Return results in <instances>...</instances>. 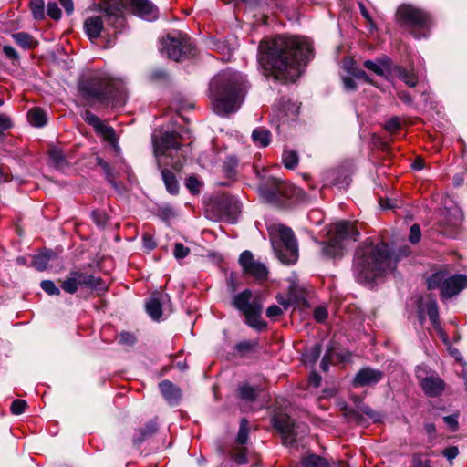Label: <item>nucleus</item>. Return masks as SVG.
I'll list each match as a JSON object with an SVG mask.
<instances>
[{
    "label": "nucleus",
    "instance_id": "f257e3e1",
    "mask_svg": "<svg viewBox=\"0 0 467 467\" xmlns=\"http://www.w3.org/2000/svg\"><path fill=\"white\" fill-rule=\"evenodd\" d=\"M312 51V42L306 36L277 35L260 42L257 60L265 76L295 82Z\"/></svg>",
    "mask_w": 467,
    "mask_h": 467
},
{
    "label": "nucleus",
    "instance_id": "f03ea898",
    "mask_svg": "<svg viewBox=\"0 0 467 467\" xmlns=\"http://www.w3.org/2000/svg\"><path fill=\"white\" fill-rule=\"evenodd\" d=\"M123 9L148 21L158 17V8L148 0H106L100 5V14L90 16L84 22L88 37L94 40L103 34L109 38L107 47H109L112 45L111 36L120 33L125 27Z\"/></svg>",
    "mask_w": 467,
    "mask_h": 467
},
{
    "label": "nucleus",
    "instance_id": "7ed1b4c3",
    "mask_svg": "<svg viewBox=\"0 0 467 467\" xmlns=\"http://www.w3.org/2000/svg\"><path fill=\"white\" fill-rule=\"evenodd\" d=\"M395 264L386 243L366 241L356 250L353 273L358 283L370 284L390 273Z\"/></svg>",
    "mask_w": 467,
    "mask_h": 467
},
{
    "label": "nucleus",
    "instance_id": "20e7f679",
    "mask_svg": "<svg viewBox=\"0 0 467 467\" xmlns=\"http://www.w3.org/2000/svg\"><path fill=\"white\" fill-rule=\"evenodd\" d=\"M247 86L240 72L226 69L214 76L210 82V98L214 112L219 116L235 113L244 100Z\"/></svg>",
    "mask_w": 467,
    "mask_h": 467
},
{
    "label": "nucleus",
    "instance_id": "39448f33",
    "mask_svg": "<svg viewBox=\"0 0 467 467\" xmlns=\"http://www.w3.org/2000/svg\"><path fill=\"white\" fill-rule=\"evenodd\" d=\"M81 95L87 100L106 102L108 99L123 101L126 98L124 82L105 71L85 74L78 84Z\"/></svg>",
    "mask_w": 467,
    "mask_h": 467
},
{
    "label": "nucleus",
    "instance_id": "423d86ee",
    "mask_svg": "<svg viewBox=\"0 0 467 467\" xmlns=\"http://www.w3.org/2000/svg\"><path fill=\"white\" fill-rule=\"evenodd\" d=\"M271 244L276 257L285 265H293L298 259V244L293 230L284 224L268 226Z\"/></svg>",
    "mask_w": 467,
    "mask_h": 467
},
{
    "label": "nucleus",
    "instance_id": "0eeeda50",
    "mask_svg": "<svg viewBox=\"0 0 467 467\" xmlns=\"http://www.w3.org/2000/svg\"><path fill=\"white\" fill-rule=\"evenodd\" d=\"M260 197L267 203L285 206L298 199L301 190L274 176L264 177L258 186Z\"/></svg>",
    "mask_w": 467,
    "mask_h": 467
},
{
    "label": "nucleus",
    "instance_id": "6e6552de",
    "mask_svg": "<svg viewBox=\"0 0 467 467\" xmlns=\"http://www.w3.org/2000/svg\"><path fill=\"white\" fill-rule=\"evenodd\" d=\"M329 241L324 244L322 253L325 256L336 258L341 256L344 250V241H357L359 229L357 223L340 221L332 224L328 231Z\"/></svg>",
    "mask_w": 467,
    "mask_h": 467
},
{
    "label": "nucleus",
    "instance_id": "1a4fd4ad",
    "mask_svg": "<svg viewBox=\"0 0 467 467\" xmlns=\"http://www.w3.org/2000/svg\"><path fill=\"white\" fill-rule=\"evenodd\" d=\"M399 21L418 39L426 37L431 27L430 16L410 5H401L397 10Z\"/></svg>",
    "mask_w": 467,
    "mask_h": 467
},
{
    "label": "nucleus",
    "instance_id": "9d476101",
    "mask_svg": "<svg viewBox=\"0 0 467 467\" xmlns=\"http://www.w3.org/2000/svg\"><path fill=\"white\" fill-rule=\"evenodd\" d=\"M192 45L190 38L178 31L166 35L161 40V52L170 59L180 61L188 56H192Z\"/></svg>",
    "mask_w": 467,
    "mask_h": 467
},
{
    "label": "nucleus",
    "instance_id": "9b49d317",
    "mask_svg": "<svg viewBox=\"0 0 467 467\" xmlns=\"http://www.w3.org/2000/svg\"><path fill=\"white\" fill-rule=\"evenodd\" d=\"M152 144L154 155L157 159L158 164L161 165L162 157H169L171 159V162H165L164 164H171L174 167L181 165V160L175 161V157L178 155L181 150V144L175 132H161V134L152 136Z\"/></svg>",
    "mask_w": 467,
    "mask_h": 467
},
{
    "label": "nucleus",
    "instance_id": "f8f14e48",
    "mask_svg": "<svg viewBox=\"0 0 467 467\" xmlns=\"http://www.w3.org/2000/svg\"><path fill=\"white\" fill-rule=\"evenodd\" d=\"M252 292L248 289L234 297L233 304L246 318V323L257 330L266 327V323L261 319L262 306L257 301H251Z\"/></svg>",
    "mask_w": 467,
    "mask_h": 467
},
{
    "label": "nucleus",
    "instance_id": "ddd939ff",
    "mask_svg": "<svg viewBox=\"0 0 467 467\" xmlns=\"http://www.w3.org/2000/svg\"><path fill=\"white\" fill-rule=\"evenodd\" d=\"M80 285H86L88 288L99 291L105 289V285L100 278L78 270L69 273L67 277L62 282L61 288L67 293L74 294Z\"/></svg>",
    "mask_w": 467,
    "mask_h": 467
},
{
    "label": "nucleus",
    "instance_id": "4468645a",
    "mask_svg": "<svg viewBox=\"0 0 467 467\" xmlns=\"http://www.w3.org/2000/svg\"><path fill=\"white\" fill-rule=\"evenodd\" d=\"M416 377L427 396L439 397L443 393L445 382L435 372H428L425 368L418 367Z\"/></svg>",
    "mask_w": 467,
    "mask_h": 467
},
{
    "label": "nucleus",
    "instance_id": "2eb2a0df",
    "mask_svg": "<svg viewBox=\"0 0 467 467\" xmlns=\"http://www.w3.org/2000/svg\"><path fill=\"white\" fill-rule=\"evenodd\" d=\"M273 426L278 430L282 435L284 444L293 446L296 441L298 432L292 419L285 414L275 415L272 418Z\"/></svg>",
    "mask_w": 467,
    "mask_h": 467
},
{
    "label": "nucleus",
    "instance_id": "dca6fc26",
    "mask_svg": "<svg viewBox=\"0 0 467 467\" xmlns=\"http://www.w3.org/2000/svg\"><path fill=\"white\" fill-rule=\"evenodd\" d=\"M239 263L245 274L253 275L256 279H265L267 276L266 266L254 260L253 254L250 251H244L239 257Z\"/></svg>",
    "mask_w": 467,
    "mask_h": 467
},
{
    "label": "nucleus",
    "instance_id": "f3484780",
    "mask_svg": "<svg viewBox=\"0 0 467 467\" xmlns=\"http://www.w3.org/2000/svg\"><path fill=\"white\" fill-rule=\"evenodd\" d=\"M383 379V372L369 367L361 368L353 379L355 387L375 385Z\"/></svg>",
    "mask_w": 467,
    "mask_h": 467
},
{
    "label": "nucleus",
    "instance_id": "a211bd4d",
    "mask_svg": "<svg viewBox=\"0 0 467 467\" xmlns=\"http://www.w3.org/2000/svg\"><path fill=\"white\" fill-rule=\"evenodd\" d=\"M465 287H467V276L465 275H448L445 280V286H441V296L451 297Z\"/></svg>",
    "mask_w": 467,
    "mask_h": 467
},
{
    "label": "nucleus",
    "instance_id": "6ab92c4d",
    "mask_svg": "<svg viewBox=\"0 0 467 467\" xmlns=\"http://www.w3.org/2000/svg\"><path fill=\"white\" fill-rule=\"evenodd\" d=\"M364 67L378 76L386 77L389 74L392 75L393 65L388 57L377 61L366 60Z\"/></svg>",
    "mask_w": 467,
    "mask_h": 467
},
{
    "label": "nucleus",
    "instance_id": "aec40b11",
    "mask_svg": "<svg viewBox=\"0 0 467 467\" xmlns=\"http://www.w3.org/2000/svg\"><path fill=\"white\" fill-rule=\"evenodd\" d=\"M168 296L161 293H154L152 296L147 301L145 306L149 316L153 320H160L162 315L161 300L165 299Z\"/></svg>",
    "mask_w": 467,
    "mask_h": 467
},
{
    "label": "nucleus",
    "instance_id": "412c9836",
    "mask_svg": "<svg viewBox=\"0 0 467 467\" xmlns=\"http://www.w3.org/2000/svg\"><path fill=\"white\" fill-rule=\"evenodd\" d=\"M392 76L402 80L408 87H416L420 82V78L414 69H406L403 67L394 65L392 68Z\"/></svg>",
    "mask_w": 467,
    "mask_h": 467
},
{
    "label": "nucleus",
    "instance_id": "4be33fe9",
    "mask_svg": "<svg viewBox=\"0 0 467 467\" xmlns=\"http://www.w3.org/2000/svg\"><path fill=\"white\" fill-rule=\"evenodd\" d=\"M49 164L57 170L64 171L69 167V161L59 147L53 146L48 151Z\"/></svg>",
    "mask_w": 467,
    "mask_h": 467
},
{
    "label": "nucleus",
    "instance_id": "5701e85b",
    "mask_svg": "<svg viewBox=\"0 0 467 467\" xmlns=\"http://www.w3.org/2000/svg\"><path fill=\"white\" fill-rule=\"evenodd\" d=\"M160 390L170 404H176L181 398V390L172 382L163 380L159 384Z\"/></svg>",
    "mask_w": 467,
    "mask_h": 467
},
{
    "label": "nucleus",
    "instance_id": "b1692460",
    "mask_svg": "<svg viewBox=\"0 0 467 467\" xmlns=\"http://www.w3.org/2000/svg\"><path fill=\"white\" fill-rule=\"evenodd\" d=\"M57 258V254L52 250H45L38 254L34 255L32 260V266H34L37 271H45L48 268V265L50 262L56 260Z\"/></svg>",
    "mask_w": 467,
    "mask_h": 467
},
{
    "label": "nucleus",
    "instance_id": "393cba45",
    "mask_svg": "<svg viewBox=\"0 0 467 467\" xmlns=\"http://www.w3.org/2000/svg\"><path fill=\"white\" fill-rule=\"evenodd\" d=\"M449 272L445 269H441L435 273H433L427 280L428 288L432 289H441V286H445V280L447 279Z\"/></svg>",
    "mask_w": 467,
    "mask_h": 467
},
{
    "label": "nucleus",
    "instance_id": "a878e982",
    "mask_svg": "<svg viewBox=\"0 0 467 467\" xmlns=\"http://www.w3.org/2000/svg\"><path fill=\"white\" fill-rule=\"evenodd\" d=\"M270 131L264 127H257L252 132V140L254 144L260 147H266L270 143Z\"/></svg>",
    "mask_w": 467,
    "mask_h": 467
},
{
    "label": "nucleus",
    "instance_id": "bb28decb",
    "mask_svg": "<svg viewBox=\"0 0 467 467\" xmlns=\"http://www.w3.org/2000/svg\"><path fill=\"white\" fill-rule=\"evenodd\" d=\"M344 67L352 78L362 79L367 83H371V79L368 74L364 70L357 67L352 59H346L344 61Z\"/></svg>",
    "mask_w": 467,
    "mask_h": 467
},
{
    "label": "nucleus",
    "instance_id": "cd10ccee",
    "mask_svg": "<svg viewBox=\"0 0 467 467\" xmlns=\"http://www.w3.org/2000/svg\"><path fill=\"white\" fill-rule=\"evenodd\" d=\"M301 463L303 467H330L327 459L314 453L303 457Z\"/></svg>",
    "mask_w": 467,
    "mask_h": 467
},
{
    "label": "nucleus",
    "instance_id": "c85d7f7f",
    "mask_svg": "<svg viewBox=\"0 0 467 467\" xmlns=\"http://www.w3.org/2000/svg\"><path fill=\"white\" fill-rule=\"evenodd\" d=\"M28 121L35 127H43L47 124V114L40 108H34L28 111Z\"/></svg>",
    "mask_w": 467,
    "mask_h": 467
},
{
    "label": "nucleus",
    "instance_id": "c756f323",
    "mask_svg": "<svg viewBox=\"0 0 467 467\" xmlns=\"http://www.w3.org/2000/svg\"><path fill=\"white\" fill-rule=\"evenodd\" d=\"M161 177L165 184L166 190L171 194H177L179 192V184L175 175L171 171L163 169L161 171Z\"/></svg>",
    "mask_w": 467,
    "mask_h": 467
},
{
    "label": "nucleus",
    "instance_id": "7c9ffc66",
    "mask_svg": "<svg viewBox=\"0 0 467 467\" xmlns=\"http://www.w3.org/2000/svg\"><path fill=\"white\" fill-rule=\"evenodd\" d=\"M157 429L158 427L156 422H149L145 428L139 430L138 432L133 436V442L137 445L140 444L146 439L150 437L154 432H156Z\"/></svg>",
    "mask_w": 467,
    "mask_h": 467
},
{
    "label": "nucleus",
    "instance_id": "2f4dec72",
    "mask_svg": "<svg viewBox=\"0 0 467 467\" xmlns=\"http://www.w3.org/2000/svg\"><path fill=\"white\" fill-rule=\"evenodd\" d=\"M12 37L15 40V42L24 49H31L36 46V41L34 40L33 36L28 33H15L12 35Z\"/></svg>",
    "mask_w": 467,
    "mask_h": 467
},
{
    "label": "nucleus",
    "instance_id": "473e14b6",
    "mask_svg": "<svg viewBox=\"0 0 467 467\" xmlns=\"http://www.w3.org/2000/svg\"><path fill=\"white\" fill-rule=\"evenodd\" d=\"M298 154L296 150L291 149H285L282 161L285 168L289 170L295 169L298 164Z\"/></svg>",
    "mask_w": 467,
    "mask_h": 467
},
{
    "label": "nucleus",
    "instance_id": "72a5a7b5",
    "mask_svg": "<svg viewBox=\"0 0 467 467\" xmlns=\"http://www.w3.org/2000/svg\"><path fill=\"white\" fill-rule=\"evenodd\" d=\"M321 345L316 344L315 346L311 347L310 348L306 349V352L303 354V361L306 365H313L315 364L317 359L319 358L321 355Z\"/></svg>",
    "mask_w": 467,
    "mask_h": 467
},
{
    "label": "nucleus",
    "instance_id": "f704fd0d",
    "mask_svg": "<svg viewBox=\"0 0 467 467\" xmlns=\"http://www.w3.org/2000/svg\"><path fill=\"white\" fill-rule=\"evenodd\" d=\"M96 132L101 136L105 140L109 142L112 145L116 143V136L113 128L101 123L97 129H95Z\"/></svg>",
    "mask_w": 467,
    "mask_h": 467
},
{
    "label": "nucleus",
    "instance_id": "c9c22d12",
    "mask_svg": "<svg viewBox=\"0 0 467 467\" xmlns=\"http://www.w3.org/2000/svg\"><path fill=\"white\" fill-rule=\"evenodd\" d=\"M425 309L427 312V315L430 318V321L431 322L434 328H438L439 327V311H438V306L436 301L431 300L429 301L426 306Z\"/></svg>",
    "mask_w": 467,
    "mask_h": 467
},
{
    "label": "nucleus",
    "instance_id": "e433bc0d",
    "mask_svg": "<svg viewBox=\"0 0 467 467\" xmlns=\"http://www.w3.org/2000/svg\"><path fill=\"white\" fill-rule=\"evenodd\" d=\"M29 7L32 16L36 20H42L45 17V4L43 0H30Z\"/></svg>",
    "mask_w": 467,
    "mask_h": 467
},
{
    "label": "nucleus",
    "instance_id": "4c0bfd02",
    "mask_svg": "<svg viewBox=\"0 0 467 467\" xmlns=\"http://www.w3.org/2000/svg\"><path fill=\"white\" fill-rule=\"evenodd\" d=\"M238 391L240 398L246 401H254L257 396L256 389L251 387L248 384L241 385L238 389Z\"/></svg>",
    "mask_w": 467,
    "mask_h": 467
},
{
    "label": "nucleus",
    "instance_id": "58836bf2",
    "mask_svg": "<svg viewBox=\"0 0 467 467\" xmlns=\"http://www.w3.org/2000/svg\"><path fill=\"white\" fill-rule=\"evenodd\" d=\"M202 185V182L194 175L188 177L185 182L186 188L194 195L199 194Z\"/></svg>",
    "mask_w": 467,
    "mask_h": 467
},
{
    "label": "nucleus",
    "instance_id": "ea45409f",
    "mask_svg": "<svg viewBox=\"0 0 467 467\" xmlns=\"http://www.w3.org/2000/svg\"><path fill=\"white\" fill-rule=\"evenodd\" d=\"M248 440V421L246 419H242L240 423L239 431L237 434L236 441L240 445L246 443Z\"/></svg>",
    "mask_w": 467,
    "mask_h": 467
},
{
    "label": "nucleus",
    "instance_id": "a19ab883",
    "mask_svg": "<svg viewBox=\"0 0 467 467\" xmlns=\"http://www.w3.org/2000/svg\"><path fill=\"white\" fill-rule=\"evenodd\" d=\"M41 288L49 296H58L59 288L51 280H44L40 284Z\"/></svg>",
    "mask_w": 467,
    "mask_h": 467
},
{
    "label": "nucleus",
    "instance_id": "79ce46f5",
    "mask_svg": "<svg viewBox=\"0 0 467 467\" xmlns=\"http://www.w3.org/2000/svg\"><path fill=\"white\" fill-rule=\"evenodd\" d=\"M231 457L238 464H244L247 462L246 449L240 447L232 452Z\"/></svg>",
    "mask_w": 467,
    "mask_h": 467
},
{
    "label": "nucleus",
    "instance_id": "37998d69",
    "mask_svg": "<svg viewBox=\"0 0 467 467\" xmlns=\"http://www.w3.org/2000/svg\"><path fill=\"white\" fill-rule=\"evenodd\" d=\"M82 117H83V119L90 126H92L95 129H97V127H99L102 121L100 120V119L96 116L95 114H93L92 112H90L89 110H86L83 114H82Z\"/></svg>",
    "mask_w": 467,
    "mask_h": 467
},
{
    "label": "nucleus",
    "instance_id": "c03bdc74",
    "mask_svg": "<svg viewBox=\"0 0 467 467\" xmlns=\"http://www.w3.org/2000/svg\"><path fill=\"white\" fill-rule=\"evenodd\" d=\"M26 401L24 400H15L11 404V412L15 415H20L25 412Z\"/></svg>",
    "mask_w": 467,
    "mask_h": 467
},
{
    "label": "nucleus",
    "instance_id": "a18cd8bd",
    "mask_svg": "<svg viewBox=\"0 0 467 467\" xmlns=\"http://www.w3.org/2000/svg\"><path fill=\"white\" fill-rule=\"evenodd\" d=\"M47 14L49 17L55 20H58L61 17V11L57 3H48L47 6Z\"/></svg>",
    "mask_w": 467,
    "mask_h": 467
},
{
    "label": "nucleus",
    "instance_id": "49530a36",
    "mask_svg": "<svg viewBox=\"0 0 467 467\" xmlns=\"http://www.w3.org/2000/svg\"><path fill=\"white\" fill-rule=\"evenodd\" d=\"M190 253V249L184 246L182 243H176L174 245L173 254L176 259H183Z\"/></svg>",
    "mask_w": 467,
    "mask_h": 467
},
{
    "label": "nucleus",
    "instance_id": "de8ad7c7",
    "mask_svg": "<svg viewBox=\"0 0 467 467\" xmlns=\"http://www.w3.org/2000/svg\"><path fill=\"white\" fill-rule=\"evenodd\" d=\"M421 237V232L418 224H413L410 229L409 240L412 244H417Z\"/></svg>",
    "mask_w": 467,
    "mask_h": 467
},
{
    "label": "nucleus",
    "instance_id": "09e8293b",
    "mask_svg": "<svg viewBox=\"0 0 467 467\" xmlns=\"http://www.w3.org/2000/svg\"><path fill=\"white\" fill-rule=\"evenodd\" d=\"M119 343L127 346H132L136 342V337L133 334L129 332H121L119 336Z\"/></svg>",
    "mask_w": 467,
    "mask_h": 467
},
{
    "label": "nucleus",
    "instance_id": "8fccbe9b",
    "mask_svg": "<svg viewBox=\"0 0 467 467\" xmlns=\"http://www.w3.org/2000/svg\"><path fill=\"white\" fill-rule=\"evenodd\" d=\"M328 316L327 310L324 306H317L314 310V318L317 322L322 323L324 322Z\"/></svg>",
    "mask_w": 467,
    "mask_h": 467
},
{
    "label": "nucleus",
    "instance_id": "3c124183",
    "mask_svg": "<svg viewBox=\"0 0 467 467\" xmlns=\"http://www.w3.org/2000/svg\"><path fill=\"white\" fill-rule=\"evenodd\" d=\"M384 128L389 132H394L400 128V121L398 118H391L385 122Z\"/></svg>",
    "mask_w": 467,
    "mask_h": 467
},
{
    "label": "nucleus",
    "instance_id": "603ef678",
    "mask_svg": "<svg viewBox=\"0 0 467 467\" xmlns=\"http://www.w3.org/2000/svg\"><path fill=\"white\" fill-rule=\"evenodd\" d=\"M99 165L101 166L102 169L104 170V171L106 172L107 180L111 183V185L115 189H118L117 183L115 182L112 175L109 172V165L106 161H104L103 160H100V159H99Z\"/></svg>",
    "mask_w": 467,
    "mask_h": 467
},
{
    "label": "nucleus",
    "instance_id": "864d4df0",
    "mask_svg": "<svg viewBox=\"0 0 467 467\" xmlns=\"http://www.w3.org/2000/svg\"><path fill=\"white\" fill-rule=\"evenodd\" d=\"M344 89L346 91H354L357 88V85L353 78L349 76H345L342 78Z\"/></svg>",
    "mask_w": 467,
    "mask_h": 467
},
{
    "label": "nucleus",
    "instance_id": "5fc2aeb1",
    "mask_svg": "<svg viewBox=\"0 0 467 467\" xmlns=\"http://www.w3.org/2000/svg\"><path fill=\"white\" fill-rule=\"evenodd\" d=\"M143 247L149 251L153 250L156 247V243L153 240L152 236L147 234H144L142 236Z\"/></svg>",
    "mask_w": 467,
    "mask_h": 467
},
{
    "label": "nucleus",
    "instance_id": "6e6d98bb",
    "mask_svg": "<svg viewBox=\"0 0 467 467\" xmlns=\"http://www.w3.org/2000/svg\"><path fill=\"white\" fill-rule=\"evenodd\" d=\"M283 313V310L281 309L280 306H276V305H272L270 306L267 309H266V316L269 317V318H275V317H277L279 316H281Z\"/></svg>",
    "mask_w": 467,
    "mask_h": 467
},
{
    "label": "nucleus",
    "instance_id": "4d7b16f0",
    "mask_svg": "<svg viewBox=\"0 0 467 467\" xmlns=\"http://www.w3.org/2000/svg\"><path fill=\"white\" fill-rule=\"evenodd\" d=\"M13 126L11 119L3 113H0V130H6L11 129Z\"/></svg>",
    "mask_w": 467,
    "mask_h": 467
},
{
    "label": "nucleus",
    "instance_id": "13d9d810",
    "mask_svg": "<svg viewBox=\"0 0 467 467\" xmlns=\"http://www.w3.org/2000/svg\"><path fill=\"white\" fill-rule=\"evenodd\" d=\"M92 218L98 226H104L106 224L105 214L99 211L93 212Z\"/></svg>",
    "mask_w": 467,
    "mask_h": 467
},
{
    "label": "nucleus",
    "instance_id": "bf43d9fd",
    "mask_svg": "<svg viewBox=\"0 0 467 467\" xmlns=\"http://www.w3.org/2000/svg\"><path fill=\"white\" fill-rule=\"evenodd\" d=\"M3 51L9 59L17 60L19 57L16 50L11 46H5Z\"/></svg>",
    "mask_w": 467,
    "mask_h": 467
},
{
    "label": "nucleus",
    "instance_id": "052dcab7",
    "mask_svg": "<svg viewBox=\"0 0 467 467\" xmlns=\"http://www.w3.org/2000/svg\"><path fill=\"white\" fill-rule=\"evenodd\" d=\"M459 454V450L457 447L455 446H451V447H448L446 448L444 451H443V455L449 460V461H451L453 460L454 458L457 457V455Z\"/></svg>",
    "mask_w": 467,
    "mask_h": 467
},
{
    "label": "nucleus",
    "instance_id": "680f3d73",
    "mask_svg": "<svg viewBox=\"0 0 467 467\" xmlns=\"http://www.w3.org/2000/svg\"><path fill=\"white\" fill-rule=\"evenodd\" d=\"M276 298H277L278 303L281 306H283L284 309H285V310L288 309V307L295 303V300L291 296H289L287 297L279 296Z\"/></svg>",
    "mask_w": 467,
    "mask_h": 467
},
{
    "label": "nucleus",
    "instance_id": "e2e57ef3",
    "mask_svg": "<svg viewBox=\"0 0 467 467\" xmlns=\"http://www.w3.org/2000/svg\"><path fill=\"white\" fill-rule=\"evenodd\" d=\"M444 422L452 430L455 431L458 427V420L456 415L445 416Z\"/></svg>",
    "mask_w": 467,
    "mask_h": 467
},
{
    "label": "nucleus",
    "instance_id": "0e129e2a",
    "mask_svg": "<svg viewBox=\"0 0 467 467\" xmlns=\"http://www.w3.org/2000/svg\"><path fill=\"white\" fill-rule=\"evenodd\" d=\"M59 2L67 15H71L73 13L74 5L72 0H59Z\"/></svg>",
    "mask_w": 467,
    "mask_h": 467
},
{
    "label": "nucleus",
    "instance_id": "69168bd1",
    "mask_svg": "<svg viewBox=\"0 0 467 467\" xmlns=\"http://www.w3.org/2000/svg\"><path fill=\"white\" fill-rule=\"evenodd\" d=\"M362 411L365 415H367L368 417H369L370 419H373V420H377L378 419V413L376 411H374L371 408L369 407H364L362 408Z\"/></svg>",
    "mask_w": 467,
    "mask_h": 467
},
{
    "label": "nucleus",
    "instance_id": "338daca9",
    "mask_svg": "<svg viewBox=\"0 0 467 467\" xmlns=\"http://www.w3.org/2000/svg\"><path fill=\"white\" fill-rule=\"evenodd\" d=\"M399 98L406 104H410L412 102V98L407 91L399 92Z\"/></svg>",
    "mask_w": 467,
    "mask_h": 467
},
{
    "label": "nucleus",
    "instance_id": "774afa93",
    "mask_svg": "<svg viewBox=\"0 0 467 467\" xmlns=\"http://www.w3.org/2000/svg\"><path fill=\"white\" fill-rule=\"evenodd\" d=\"M310 381L313 386L317 387L321 382V377L317 373H312L310 376Z\"/></svg>",
    "mask_w": 467,
    "mask_h": 467
}]
</instances>
